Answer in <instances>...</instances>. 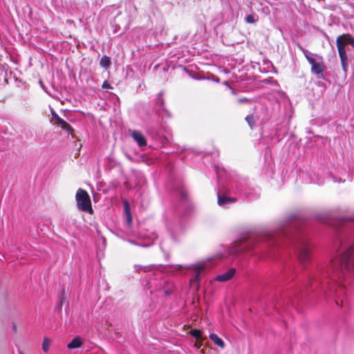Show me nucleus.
I'll list each match as a JSON object with an SVG mask.
<instances>
[{
    "label": "nucleus",
    "instance_id": "obj_8",
    "mask_svg": "<svg viewBox=\"0 0 354 354\" xmlns=\"http://www.w3.org/2000/svg\"><path fill=\"white\" fill-rule=\"evenodd\" d=\"M236 269L230 268L226 272L218 275L216 277V280L221 282H225L230 280L235 274Z\"/></svg>",
    "mask_w": 354,
    "mask_h": 354
},
{
    "label": "nucleus",
    "instance_id": "obj_13",
    "mask_svg": "<svg viewBox=\"0 0 354 354\" xmlns=\"http://www.w3.org/2000/svg\"><path fill=\"white\" fill-rule=\"evenodd\" d=\"M209 339L220 348H223L225 347L224 342L216 334H210Z\"/></svg>",
    "mask_w": 354,
    "mask_h": 354
},
{
    "label": "nucleus",
    "instance_id": "obj_1",
    "mask_svg": "<svg viewBox=\"0 0 354 354\" xmlns=\"http://www.w3.org/2000/svg\"><path fill=\"white\" fill-rule=\"evenodd\" d=\"M353 267H354V243L345 250L339 259L331 260L327 268L326 274L334 279L336 277L340 278L344 270H350Z\"/></svg>",
    "mask_w": 354,
    "mask_h": 354
},
{
    "label": "nucleus",
    "instance_id": "obj_11",
    "mask_svg": "<svg viewBox=\"0 0 354 354\" xmlns=\"http://www.w3.org/2000/svg\"><path fill=\"white\" fill-rule=\"evenodd\" d=\"M236 201V198L227 197L225 196H221L218 194V203L219 205H223L229 203H234Z\"/></svg>",
    "mask_w": 354,
    "mask_h": 354
},
{
    "label": "nucleus",
    "instance_id": "obj_24",
    "mask_svg": "<svg viewBox=\"0 0 354 354\" xmlns=\"http://www.w3.org/2000/svg\"><path fill=\"white\" fill-rule=\"evenodd\" d=\"M144 269L145 272L150 270V268L148 266L144 267Z\"/></svg>",
    "mask_w": 354,
    "mask_h": 354
},
{
    "label": "nucleus",
    "instance_id": "obj_18",
    "mask_svg": "<svg viewBox=\"0 0 354 354\" xmlns=\"http://www.w3.org/2000/svg\"><path fill=\"white\" fill-rule=\"evenodd\" d=\"M245 243V241H240L239 243H236V250L237 252H241L243 250H249L251 249L250 248H245V247L244 246Z\"/></svg>",
    "mask_w": 354,
    "mask_h": 354
},
{
    "label": "nucleus",
    "instance_id": "obj_22",
    "mask_svg": "<svg viewBox=\"0 0 354 354\" xmlns=\"http://www.w3.org/2000/svg\"><path fill=\"white\" fill-rule=\"evenodd\" d=\"M51 114H52V117H53V119L55 120V123L58 121V120H59L61 118L54 111H51Z\"/></svg>",
    "mask_w": 354,
    "mask_h": 354
},
{
    "label": "nucleus",
    "instance_id": "obj_21",
    "mask_svg": "<svg viewBox=\"0 0 354 354\" xmlns=\"http://www.w3.org/2000/svg\"><path fill=\"white\" fill-rule=\"evenodd\" d=\"M102 87L104 89L112 88L111 85L110 84V83L107 80H105V81L103 82Z\"/></svg>",
    "mask_w": 354,
    "mask_h": 354
},
{
    "label": "nucleus",
    "instance_id": "obj_6",
    "mask_svg": "<svg viewBox=\"0 0 354 354\" xmlns=\"http://www.w3.org/2000/svg\"><path fill=\"white\" fill-rule=\"evenodd\" d=\"M131 137L137 142L139 147L147 145V140L140 131L134 130L131 133Z\"/></svg>",
    "mask_w": 354,
    "mask_h": 354
},
{
    "label": "nucleus",
    "instance_id": "obj_23",
    "mask_svg": "<svg viewBox=\"0 0 354 354\" xmlns=\"http://www.w3.org/2000/svg\"><path fill=\"white\" fill-rule=\"evenodd\" d=\"M201 346H202V342H199V340H196V343H195V346H196L197 348H200Z\"/></svg>",
    "mask_w": 354,
    "mask_h": 354
},
{
    "label": "nucleus",
    "instance_id": "obj_26",
    "mask_svg": "<svg viewBox=\"0 0 354 354\" xmlns=\"http://www.w3.org/2000/svg\"><path fill=\"white\" fill-rule=\"evenodd\" d=\"M19 354H24L22 351H19Z\"/></svg>",
    "mask_w": 354,
    "mask_h": 354
},
{
    "label": "nucleus",
    "instance_id": "obj_4",
    "mask_svg": "<svg viewBox=\"0 0 354 354\" xmlns=\"http://www.w3.org/2000/svg\"><path fill=\"white\" fill-rule=\"evenodd\" d=\"M348 44L354 47V37L351 34L344 33L337 37L336 45L337 50H346V46Z\"/></svg>",
    "mask_w": 354,
    "mask_h": 354
},
{
    "label": "nucleus",
    "instance_id": "obj_15",
    "mask_svg": "<svg viewBox=\"0 0 354 354\" xmlns=\"http://www.w3.org/2000/svg\"><path fill=\"white\" fill-rule=\"evenodd\" d=\"M204 266H194V271L196 272V274H195V277L193 279L192 281L195 282V283H198L200 280V274L201 272H203L204 270Z\"/></svg>",
    "mask_w": 354,
    "mask_h": 354
},
{
    "label": "nucleus",
    "instance_id": "obj_16",
    "mask_svg": "<svg viewBox=\"0 0 354 354\" xmlns=\"http://www.w3.org/2000/svg\"><path fill=\"white\" fill-rule=\"evenodd\" d=\"M257 117L254 114H250L248 115L245 118V120L250 127V129H252L256 123Z\"/></svg>",
    "mask_w": 354,
    "mask_h": 354
},
{
    "label": "nucleus",
    "instance_id": "obj_19",
    "mask_svg": "<svg viewBox=\"0 0 354 354\" xmlns=\"http://www.w3.org/2000/svg\"><path fill=\"white\" fill-rule=\"evenodd\" d=\"M50 342L51 341L48 338L45 337L42 343V350L44 351V352L46 353L48 351Z\"/></svg>",
    "mask_w": 354,
    "mask_h": 354
},
{
    "label": "nucleus",
    "instance_id": "obj_2",
    "mask_svg": "<svg viewBox=\"0 0 354 354\" xmlns=\"http://www.w3.org/2000/svg\"><path fill=\"white\" fill-rule=\"evenodd\" d=\"M75 200L78 209L91 214L93 213L90 196L85 189L79 188L77 190Z\"/></svg>",
    "mask_w": 354,
    "mask_h": 354
},
{
    "label": "nucleus",
    "instance_id": "obj_27",
    "mask_svg": "<svg viewBox=\"0 0 354 354\" xmlns=\"http://www.w3.org/2000/svg\"><path fill=\"white\" fill-rule=\"evenodd\" d=\"M14 329H15V330H16V329H17L16 326H14Z\"/></svg>",
    "mask_w": 354,
    "mask_h": 354
},
{
    "label": "nucleus",
    "instance_id": "obj_20",
    "mask_svg": "<svg viewBox=\"0 0 354 354\" xmlns=\"http://www.w3.org/2000/svg\"><path fill=\"white\" fill-rule=\"evenodd\" d=\"M257 19L254 18V16L253 14H250L248 15L245 18V21L248 24H254L257 21Z\"/></svg>",
    "mask_w": 354,
    "mask_h": 354
},
{
    "label": "nucleus",
    "instance_id": "obj_10",
    "mask_svg": "<svg viewBox=\"0 0 354 354\" xmlns=\"http://www.w3.org/2000/svg\"><path fill=\"white\" fill-rule=\"evenodd\" d=\"M123 205H124V211L125 213L127 223H128V225H131V222H132V216H131V214L130 212L129 203L127 201V200H124L123 201Z\"/></svg>",
    "mask_w": 354,
    "mask_h": 354
},
{
    "label": "nucleus",
    "instance_id": "obj_5",
    "mask_svg": "<svg viewBox=\"0 0 354 354\" xmlns=\"http://www.w3.org/2000/svg\"><path fill=\"white\" fill-rule=\"evenodd\" d=\"M310 259V249L307 244H303L299 250L298 260L302 265L307 263Z\"/></svg>",
    "mask_w": 354,
    "mask_h": 354
},
{
    "label": "nucleus",
    "instance_id": "obj_12",
    "mask_svg": "<svg viewBox=\"0 0 354 354\" xmlns=\"http://www.w3.org/2000/svg\"><path fill=\"white\" fill-rule=\"evenodd\" d=\"M82 345V341L80 337H76L67 345L69 349L80 348Z\"/></svg>",
    "mask_w": 354,
    "mask_h": 354
},
{
    "label": "nucleus",
    "instance_id": "obj_3",
    "mask_svg": "<svg viewBox=\"0 0 354 354\" xmlns=\"http://www.w3.org/2000/svg\"><path fill=\"white\" fill-rule=\"evenodd\" d=\"M299 48L304 53L306 59L310 64L311 72L313 74H315V75H317L318 77L324 78V71L326 69V66H325L324 62H316V60L313 57L308 55L306 53V50H304L301 46H299Z\"/></svg>",
    "mask_w": 354,
    "mask_h": 354
},
{
    "label": "nucleus",
    "instance_id": "obj_7",
    "mask_svg": "<svg viewBox=\"0 0 354 354\" xmlns=\"http://www.w3.org/2000/svg\"><path fill=\"white\" fill-rule=\"evenodd\" d=\"M343 71L346 73L348 70V59L346 50H337Z\"/></svg>",
    "mask_w": 354,
    "mask_h": 354
},
{
    "label": "nucleus",
    "instance_id": "obj_17",
    "mask_svg": "<svg viewBox=\"0 0 354 354\" xmlns=\"http://www.w3.org/2000/svg\"><path fill=\"white\" fill-rule=\"evenodd\" d=\"M111 64V62L110 58L106 55H104L101 58L100 62V64L102 66L105 67V68H109Z\"/></svg>",
    "mask_w": 354,
    "mask_h": 354
},
{
    "label": "nucleus",
    "instance_id": "obj_9",
    "mask_svg": "<svg viewBox=\"0 0 354 354\" xmlns=\"http://www.w3.org/2000/svg\"><path fill=\"white\" fill-rule=\"evenodd\" d=\"M56 124L58 126H59L63 130H65L66 131H67L68 133H70L71 135L73 134L74 130L72 128V127L67 122L64 120L63 119L60 118L59 120H58V121L56 122Z\"/></svg>",
    "mask_w": 354,
    "mask_h": 354
},
{
    "label": "nucleus",
    "instance_id": "obj_14",
    "mask_svg": "<svg viewBox=\"0 0 354 354\" xmlns=\"http://www.w3.org/2000/svg\"><path fill=\"white\" fill-rule=\"evenodd\" d=\"M189 333L196 339V340H203L206 339V337H203L202 336V332L199 329H192L191 330Z\"/></svg>",
    "mask_w": 354,
    "mask_h": 354
},
{
    "label": "nucleus",
    "instance_id": "obj_25",
    "mask_svg": "<svg viewBox=\"0 0 354 354\" xmlns=\"http://www.w3.org/2000/svg\"><path fill=\"white\" fill-rule=\"evenodd\" d=\"M245 101H248V100H247L246 98H244V99H240V100H239V102H245Z\"/></svg>",
    "mask_w": 354,
    "mask_h": 354
}]
</instances>
